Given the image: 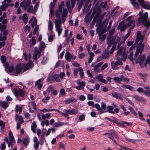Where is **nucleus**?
<instances>
[{"label":"nucleus","instance_id":"de8ad7c7","mask_svg":"<svg viewBox=\"0 0 150 150\" xmlns=\"http://www.w3.org/2000/svg\"><path fill=\"white\" fill-rule=\"evenodd\" d=\"M122 81L126 83H128L129 81V79L128 78L124 77L122 75Z\"/></svg>","mask_w":150,"mask_h":150},{"label":"nucleus","instance_id":"9d476101","mask_svg":"<svg viewBox=\"0 0 150 150\" xmlns=\"http://www.w3.org/2000/svg\"><path fill=\"white\" fill-rule=\"evenodd\" d=\"M65 57L66 60L68 61H70L71 59L74 60L76 59V57L73 55L71 54V53L68 52H67L66 53Z\"/></svg>","mask_w":150,"mask_h":150},{"label":"nucleus","instance_id":"a211bd4d","mask_svg":"<svg viewBox=\"0 0 150 150\" xmlns=\"http://www.w3.org/2000/svg\"><path fill=\"white\" fill-rule=\"evenodd\" d=\"M122 87L125 89H127L132 91H134L135 90L134 88L133 87L129 85H125L124 84L122 86Z\"/></svg>","mask_w":150,"mask_h":150},{"label":"nucleus","instance_id":"423d86ee","mask_svg":"<svg viewBox=\"0 0 150 150\" xmlns=\"http://www.w3.org/2000/svg\"><path fill=\"white\" fill-rule=\"evenodd\" d=\"M122 64L121 59L119 58L118 57L117 58L116 62H115L114 61H112L111 62L112 68L115 70L118 69L119 67H117V66L121 65Z\"/></svg>","mask_w":150,"mask_h":150},{"label":"nucleus","instance_id":"09e8293b","mask_svg":"<svg viewBox=\"0 0 150 150\" xmlns=\"http://www.w3.org/2000/svg\"><path fill=\"white\" fill-rule=\"evenodd\" d=\"M103 58L104 59H106L109 58L110 55L109 53H105L102 55Z\"/></svg>","mask_w":150,"mask_h":150},{"label":"nucleus","instance_id":"5701e85b","mask_svg":"<svg viewBox=\"0 0 150 150\" xmlns=\"http://www.w3.org/2000/svg\"><path fill=\"white\" fill-rule=\"evenodd\" d=\"M122 75H121L119 77H115L113 78V79L115 82L120 83L122 81Z\"/></svg>","mask_w":150,"mask_h":150},{"label":"nucleus","instance_id":"8fccbe9b","mask_svg":"<svg viewBox=\"0 0 150 150\" xmlns=\"http://www.w3.org/2000/svg\"><path fill=\"white\" fill-rule=\"evenodd\" d=\"M37 24V20L36 18H35L34 21H33L31 24V27L33 28L35 25Z\"/></svg>","mask_w":150,"mask_h":150},{"label":"nucleus","instance_id":"58836bf2","mask_svg":"<svg viewBox=\"0 0 150 150\" xmlns=\"http://www.w3.org/2000/svg\"><path fill=\"white\" fill-rule=\"evenodd\" d=\"M85 115L84 114L80 115L79 117V120L80 122H82L85 119Z\"/></svg>","mask_w":150,"mask_h":150},{"label":"nucleus","instance_id":"864d4df0","mask_svg":"<svg viewBox=\"0 0 150 150\" xmlns=\"http://www.w3.org/2000/svg\"><path fill=\"white\" fill-rule=\"evenodd\" d=\"M33 6H30L29 7L28 9V11L30 13H33Z\"/></svg>","mask_w":150,"mask_h":150},{"label":"nucleus","instance_id":"412c9836","mask_svg":"<svg viewBox=\"0 0 150 150\" xmlns=\"http://www.w3.org/2000/svg\"><path fill=\"white\" fill-rule=\"evenodd\" d=\"M115 40V38L112 37V36L108 35L107 38V42L109 44H112L113 41Z\"/></svg>","mask_w":150,"mask_h":150},{"label":"nucleus","instance_id":"338daca9","mask_svg":"<svg viewBox=\"0 0 150 150\" xmlns=\"http://www.w3.org/2000/svg\"><path fill=\"white\" fill-rule=\"evenodd\" d=\"M133 52H131L128 56L129 59L131 61H132L133 60Z\"/></svg>","mask_w":150,"mask_h":150},{"label":"nucleus","instance_id":"a18cd8bd","mask_svg":"<svg viewBox=\"0 0 150 150\" xmlns=\"http://www.w3.org/2000/svg\"><path fill=\"white\" fill-rule=\"evenodd\" d=\"M131 32V31L130 30H129L128 33L124 38L123 40H124V42H125V40L128 38L129 36V35L130 34Z\"/></svg>","mask_w":150,"mask_h":150},{"label":"nucleus","instance_id":"1a4fd4ad","mask_svg":"<svg viewBox=\"0 0 150 150\" xmlns=\"http://www.w3.org/2000/svg\"><path fill=\"white\" fill-rule=\"evenodd\" d=\"M31 3V0H24L21 3L20 6L23 8L24 10H27L28 6L30 5Z\"/></svg>","mask_w":150,"mask_h":150},{"label":"nucleus","instance_id":"6e6552de","mask_svg":"<svg viewBox=\"0 0 150 150\" xmlns=\"http://www.w3.org/2000/svg\"><path fill=\"white\" fill-rule=\"evenodd\" d=\"M41 52L40 50H38L37 47L35 48L33 51V58L35 60H37L38 58L40 57Z\"/></svg>","mask_w":150,"mask_h":150},{"label":"nucleus","instance_id":"5fc2aeb1","mask_svg":"<svg viewBox=\"0 0 150 150\" xmlns=\"http://www.w3.org/2000/svg\"><path fill=\"white\" fill-rule=\"evenodd\" d=\"M29 104H31V106L33 107V108L34 110H36V104L35 103H34V102L32 101L30 102V103H29Z\"/></svg>","mask_w":150,"mask_h":150},{"label":"nucleus","instance_id":"c03bdc74","mask_svg":"<svg viewBox=\"0 0 150 150\" xmlns=\"http://www.w3.org/2000/svg\"><path fill=\"white\" fill-rule=\"evenodd\" d=\"M45 47V43L43 42H41L40 43V47L39 48L38 50H40L41 51L42 49Z\"/></svg>","mask_w":150,"mask_h":150},{"label":"nucleus","instance_id":"e433bc0d","mask_svg":"<svg viewBox=\"0 0 150 150\" xmlns=\"http://www.w3.org/2000/svg\"><path fill=\"white\" fill-rule=\"evenodd\" d=\"M108 109V112L110 113H114V112L112 111V110L113 108V107L111 106H109L107 107Z\"/></svg>","mask_w":150,"mask_h":150},{"label":"nucleus","instance_id":"0e129e2a","mask_svg":"<svg viewBox=\"0 0 150 150\" xmlns=\"http://www.w3.org/2000/svg\"><path fill=\"white\" fill-rule=\"evenodd\" d=\"M139 116V117H142L141 118V119L142 120L145 121V119L143 117V115L142 113L140 111H139L138 112Z\"/></svg>","mask_w":150,"mask_h":150},{"label":"nucleus","instance_id":"4be33fe9","mask_svg":"<svg viewBox=\"0 0 150 150\" xmlns=\"http://www.w3.org/2000/svg\"><path fill=\"white\" fill-rule=\"evenodd\" d=\"M29 142L30 139L28 136L24 138L23 140V144L26 146H27Z\"/></svg>","mask_w":150,"mask_h":150},{"label":"nucleus","instance_id":"393cba45","mask_svg":"<svg viewBox=\"0 0 150 150\" xmlns=\"http://www.w3.org/2000/svg\"><path fill=\"white\" fill-rule=\"evenodd\" d=\"M53 28V23L51 20H50L48 22V29L52 31Z\"/></svg>","mask_w":150,"mask_h":150},{"label":"nucleus","instance_id":"20e7f679","mask_svg":"<svg viewBox=\"0 0 150 150\" xmlns=\"http://www.w3.org/2000/svg\"><path fill=\"white\" fill-rule=\"evenodd\" d=\"M103 135H107L108 137L111 139L116 145H118L116 141L114 139V137L117 139H119L116 132L113 130H111L110 132L105 133Z\"/></svg>","mask_w":150,"mask_h":150},{"label":"nucleus","instance_id":"7c9ffc66","mask_svg":"<svg viewBox=\"0 0 150 150\" xmlns=\"http://www.w3.org/2000/svg\"><path fill=\"white\" fill-rule=\"evenodd\" d=\"M76 100L71 98H69L64 101V103L66 104H69L72 102H75Z\"/></svg>","mask_w":150,"mask_h":150},{"label":"nucleus","instance_id":"2f4dec72","mask_svg":"<svg viewBox=\"0 0 150 150\" xmlns=\"http://www.w3.org/2000/svg\"><path fill=\"white\" fill-rule=\"evenodd\" d=\"M37 125L35 122H33L32 123V125L31 126V128L32 131L34 133H36L35 128L37 127Z\"/></svg>","mask_w":150,"mask_h":150},{"label":"nucleus","instance_id":"37998d69","mask_svg":"<svg viewBox=\"0 0 150 150\" xmlns=\"http://www.w3.org/2000/svg\"><path fill=\"white\" fill-rule=\"evenodd\" d=\"M77 83H78L79 86L81 87L82 89H83V87L85 86V83L84 81L81 82H77Z\"/></svg>","mask_w":150,"mask_h":150},{"label":"nucleus","instance_id":"2eb2a0df","mask_svg":"<svg viewBox=\"0 0 150 150\" xmlns=\"http://www.w3.org/2000/svg\"><path fill=\"white\" fill-rule=\"evenodd\" d=\"M23 67L20 64H18L16 67V73L15 75H17L18 74L20 73L22 71L23 69Z\"/></svg>","mask_w":150,"mask_h":150},{"label":"nucleus","instance_id":"e2e57ef3","mask_svg":"<svg viewBox=\"0 0 150 150\" xmlns=\"http://www.w3.org/2000/svg\"><path fill=\"white\" fill-rule=\"evenodd\" d=\"M7 69L8 70V71L10 72H11L14 70V67L13 66H11L8 67Z\"/></svg>","mask_w":150,"mask_h":150},{"label":"nucleus","instance_id":"dca6fc26","mask_svg":"<svg viewBox=\"0 0 150 150\" xmlns=\"http://www.w3.org/2000/svg\"><path fill=\"white\" fill-rule=\"evenodd\" d=\"M0 106L4 109H6L8 106V102L0 101Z\"/></svg>","mask_w":150,"mask_h":150},{"label":"nucleus","instance_id":"ddd939ff","mask_svg":"<svg viewBox=\"0 0 150 150\" xmlns=\"http://www.w3.org/2000/svg\"><path fill=\"white\" fill-rule=\"evenodd\" d=\"M124 23V21H122L118 25V28L120 30L121 32L124 31L126 28L127 26V24H125Z\"/></svg>","mask_w":150,"mask_h":150},{"label":"nucleus","instance_id":"cd10ccee","mask_svg":"<svg viewBox=\"0 0 150 150\" xmlns=\"http://www.w3.org/2000/svg\"><path fill=\"white\" fill-rule=\"evenodd\" d=\"M22 19L24 21V23L25 24L27 23L28 20V17L27 16V15L26 13H25L23 15Z\"/></svg>","mask_w":150,"mask_h":150},{"label":"nucleus","instance_id":"603ef678","mask_svg":"<svg viewBox=\"0 0 150 150\" xmlns=\"http://www.w3.org/2000/svg\"><path fill=\"white\" fill-rule=\"evenodd\" d=\"M54 80L57 81H59L60 79L59 76L57 74L55 75L53 77Z\"/></svg>","mask_w":150,"mask_h":150},{"label":"nucleus","instance_id":"774afa93","mask_svg":"<svg viewBox=\"0 0 150 150\" xmlns=\"http://www.w3.org/2000/svg\"><path fill=\"white\" fill-rule=\"evenodd\" d=\"M53 87L52 86H49L47 88V91L48 92L52 91L53 90Z\"/></svg>","mask_w":150,"mask_h":150},{"label":"nucleus","instance_id":"4c0bfd02","mask_svg":"<svg viewBox=\"0 0 150 150\" xmlns=\"http://www.w3.org/2000/svg\"><path fill=\"white\" fill-rule=\"evenodd\" d=\"M72 32L71 31L70 32V34L69 35L68 37H67L66 40V41L67 42V44L69 43V39L71 38V37L72 36Z\"/></svg>","mask_w":150,"mask_h":150},{"label":"nucleus","instance_id":"c85d7f7f","mask_svg":"<svg viewBox=\"0 0 150 150\" xmlns=\"http://www.w3.org/2000/svg\"><path fill=\"white\" fill-rule=\"evenodd\" d=\"M9 141L11 142H13L14 141V138L12 134V132L10 130L9 132Z\"/></svg>","mask_w":150,"mask_h":150},{"label":"nucleus","instance_id":"13d9d810","mask_svg":"<svg viewBox=\"0 0 150 150\" xmlns=\"http://www.w3.org/2000/svg\"><path fill=\"white\" fill-rule=\"evenodd\" d=\"M6 148V145L4 142H3L1 144L0 148L1 150H4Z\"/></svg>","mask_w":150,"mask_h":150},{"label":"nucleus","instance_id":"ea45409f","mask_svg":"<svg viewBox=\"0 0 150 150\" xmlns=\"http://www.w3.org/2000/svg\"><path fill=\"white\" fill-rule=\"evenodd\" d=\"M99 39L101 40V42L103 41L105 39L106 35L105 34L99 35Z\"/></svg>","mask_w":150,"mask_h":150},{"label":"nucleus","instance_id":"6e6d98bb","mask_svg":"<svg viewBox=\"0 0 150 150\" xmlns=\"http://www.w3.org/2000/svg\"><path fill=\"white\" fill-rule=\"evenodd\" d=\"M78 112V110L77 109H73L71 110V115H76Z\"/></svg>","mask_w":150,"mask_h":150},{"label":"nucleus","instance_id":"f03ea898","mask_svg":"<svg viewBox=\"0 0 150 150\" xmlns=\"http://www.w3.org/2000/svg\"><path fill=\"white\" fill-rule=\"evenodd\" d=\"M148 17V13L145 12L139 17L138 19L139 23H142V24L147 28L149 27L150 26V21L147 20Z\"/></svg>","mask_w":150,"mask_h":150},{"label":"nucleus","instance_id":"3c124183","mask_svg":"<svg viewBox=\"0 0 150 150\" xmlns=\"http://www.w3.org/2000/svg\"><path fill=\"white\" fill-rule=\"evenodd\" d=\"M68 13L67 10L66 8H64L63 9L62 13V16H67V14Z\"/></svg>","mask_w":150,"mask_h":150},{"label":"nucleus","instance_id":"a878e982","mask_svg":"<svg viewBox=\"0 0 150 150\" xmlns=\"http://www.w3.org/2000/svg\"><path fill=\"white\" fill-rule=\"evenodd\" d=\"M15 120H19L20 121L19 123L20 124H22L23 122L22 117L21 116L19 117L18 115L16 114V115Z\"/></svg>","mask_w":150,"mask_h":150},{"label":"nucleus","instance_id":"0eeeda50","mask_svg":"<svg viewBox=\"0 0 150 150\" xmlns=\"http://www.w3.org/2000/svg\"><path fill=\"white\" fill-rule=\"evenodd\" d=\"M140 5L143 8L148 10L150 9V3L146 2L144 0H137Z\"/></svg>","mask_w":150,"mask_h":150},{"label":"nucleus","instance_id":"9b49d317","mask_svg":"<svg viewBox=\"0 0 150 150\" xmlns=\"http://www.w3.org/2000/svg\"><path fill=\"white\" fill-rule=\"evenodd\" d=\"M145 60V56L144 55L140 54L136 61V64L139 63L140 65H142Z\"/></svg>","mask_w":150,"mask_h":150},{"label":"nucleus","instance_id":"c9c22d12","mask_svg":"<svg viewBox=\"0 0 150 150\" xmlns=\"http://www.w3.org/2000/svg\"><path fill=\"white\" fill-rule=\"evenodd\" d=\"M6 39V36L4 35H3L1 33H0V42L1 41H5Z\"/></svg>","mask_w":150,"mask_h":150},{"label":"nucleus","instance_id":"39448f33","mask_svg":"<svg viewBox=\"0 0 150 150\" xmlns=\"http://www.w3.org/2000/svg\"><path fill=\"white\" fill-rule=\"evenodd\" d=\"M12 91L16 97H23L25 94V91L23 88L18 89L15 88L12 89Z\"/></svg>","mask_w":150,"mask_h":150},{"label":"nucleus","instance_id":"4468645a","mask_svg":"<svg viewBox=\"0 0 150 150\" xmlns=\"http://www.w3.org/2000/svg\"><path fill=\"white\" fill-rule=\"evenodd\" d=\"M120 44L121 43H120L118 45V49L116 55L117 57H118L119 56H121L122 57L121 54L123 50L124 47L122 46H120Z\"/></svg>","mask_w":150,"mask_h":150},{"label":"nucleus","instance_id":"bb28decb","mask_svg":"<svg viewBox=\"0 0 150 150\" xmlns=\"http://www.w3.org/2000/svg\"><path fill=\"white\" fill-rule=\"evenodd\" d=\"M96 32H98V35H103L105 30L100 28H98L97 29Z\"/></svg>","mask_w":150,"mask_h":150},{"label":"nucleus","instance_id":"052dcab7","mask_svg":"<svg viewBox=\"0 0 150 150\" xmlns=\"http://www.w3.org/2000/svg\"><path fill=\"white\" fill-rule=\"evenodd\" d=\"M1 60L2 62L4 63L6 61V57L4 56H2L1 57Z\"/></svg>","mask_w":150,"mask_h":150},{"label":"nucleus","instance_id":"4d7b16f0","mask_svg":"<svg viewBox=\"0 0 150 150\" xmlns=\"http://www.w3.org/2000/svg\"><path fill=\"white\" fill-rule=\"evenodd\" d=\"M54 35L52 34H51L48 37V40L49 42L52 41L54 40Z\"/></svg>","mask_w":150,"mask_h":150},{"label":"nucleus","instance_id":"aec40b11","mask_svg":"<svg viewBox=\"0 0 150 150\" xmlns=\"http://www.w3.org/2000/svg\"><path fill=\"white\" fill-rule=\"evenodd\" d=\"M133 98L139 101L143 102L144 101V98L142 97H140L138 95H134L133 96Z\"/></svg>","mask_w":150,"mask_h":150},{"label":"nucleus","instance_id":"72a5a7b5","mask_svg":"<svg viewBox=\"0 0 150 150\" xmlns=\"http://www.w3.org/2000/svg\"><path fill=\"white\" fill-rule=\"evenodd\" d=\"M36 43V41L35 40V38L34 36H33L31 40V43L30 45V47H32L33 45H35Z\"/></svg>","mask_w":150,"mask_h":150},{"label":"nucleus","instance_id":"f8f14e48","mask_svg":"<svg viewBox=\"0 0 150 150\" xmlns=\"http://www.w3.org/2000/svg\"><path fill=\"white\" fill-rule=\"evenodd\" d=\"M111 93V96L114 98L120 100L123 99V98L121 94L115 91L112 92Z\"/></svg>","mask_w":150,"mask_h":150},{"label":"nucleus","instance_id":"49530a36","mask_svg":"<svg viewBox=\"0 0 150 150\" xmlns=\"http://www.w3.org/2000/svg\"><path fill=\"white\" fill-rule=\"evenodd\" d=\"M129 110L134 115H137L136 112L131 107H129Z\"/></svg>","mask_w":150,"mask_h":150},{"label":"nucleus","instance_id":"b1692460","mask_svg":"<svg viewBox=\"0 0 150 150\" xmlns=\"http://www.w3.org/2000/svg\"><path fill=\"white\" fill-rule=\"evenodd\" d=\"M132 4L133 5L135 8L139 9V6L137 2H136V0H130Z\"/></svg>","mask_w":150,"mask_h":150},{"label":"nucleus","instance_id":"f257e3e1","mask_svg":"<svg viewBox=\"0 0 150 150\" xmlns=\"http://www.w3.org/2000/svg\"><path fill=\"white\" fill-rule=\"evenodd\" d=\"M144 35L141 34L140 31H138L137 35V38L135 40V44H137L139 41L140 40L141 41L138 44L137 50L135 54L134 57L135 60H136V59L138 56L139 53H141L143 50L144 44V43H143L142 40L144 39Z\"/></svg>","mask_w":150,"mask_h":150},{"label":"nucleus","instance_id":"69168bd1","mask_svg":"<svg viewBox=\"0 0 150 150\" xmlns=\"http://www.w3.org/2000/svg\"><path fill=\"white\" fill-rule=\"evenodd\" d=\"M108 66V64L107 63H105L102 67L101 68V70L103 71Z\"/></svg>","mask_w":150,"mask_h":150},{"label":"nucleus","instance_id":"6ab92c4d","mask_svg":"<svg viewBox=\"0 0 150 150\" xmlns=\"http://www.w3.org/2000/svg\"><path fill=\"white\" fill-rule=\"evenodd\" d=\"M103 63V62H101L96 64L94 68V71L96 72H98V68L101 66Z\"/></svg>","mask_w":150,"mask_h":150},{"label":"nucleus","instance_id":"c756f323","mask_svg":"<svg viewBox=\"0 0 150 150\" xmlns=\"http://www.w3.org/2000/svg\"><path fill=\"white\" fill-rule=\"evenodd\" d=\"M64 125H67V123H64L63 122H57L55 123L54 124V127H58Z\"/></svg>","mask_w":150,"mask_h":150},{"label":"nucleus","instance_id":"79ce46f5","mask_svg":"<svg viewBox=\"0 0 150 150\" xmlns=\"http://www.w3.org/2000/svg\"><path fill=\"white\" fill-rule=\"evenodd\" d=\"M29 68H32L34 65L33 64V62L32 61H30L29 62L26 64Z\"/></svg>","mask_w":150,"mask_h":150},{"label":"nucleus","instance_id":"bf43d9fd","mask_svg":"<svg viewBox=\"0 0 150 150\" xmlns=\"http://www.w3.org/2000/svg\"><path fill=\"white\" fill-rule=\"evenodd\" d=\"M55 3L53 2H51L49 8L50 9H54V8Z\"/></svg>","mask_w":150,"mask_h":150},{"label":"nucleus","instance_id":"f3484780","mask_svg":"<svg viewBox=\"0 0 150 150\" xmlns=\"http://www.w3.org/2000/svg\"><path fill=\"white\" fill-rule=\"evenodd\" d=\"M5 122L1 120H0V132L1 133L4 132V129L5 127Z\"/></svg>","mask_w":150,"mask_h":150},{"label":"nucleus","instance_id":"680f3d73","mask_svg":"<svg viewBox=\"0 0 150 150\" xmlns=\"http://www.w3.org/2000/svg\"><path fill=\"white\" fill-rule=\"evenodd\" d=\"M95 107L97 109L98 111H101V109L100 105L97 103L95 105Z\"/></svg>","mask_w":150,"mask_h":150},{"label":"nucleus","instance_id":"473e14b6","mask_svg":"<svg viewBox=\"0 0 150 150\" xmlns=\"http://www.w3.org/2000/svg\"><path fill=\"white\" fill-rule=\"evenodd\" d=\"M1 6V10L2 11H4L6 9L8 6V3H4Z\"/></svg>","mask_w":150,"mask_h":150},{"label":"nucleus","instance_id":"a19ab883","mask_svg":"<svg viewBox=\"0 0 150 150\" xmlns=\"http://www.w3.org/2000/svg\"><path fill=\"white\" fill-rule=\"evenodd\" d=\"M59 93H60V94H59L60 96H62L65 95V92L64 89L63 88H62L60 89Z\"/></svg>","mask_w":150,"mask_h":150},{"label":"nucleus","instance_id":"f704fd0d","mask_svg":"<svg viewBox=\"0 0 150 150\" xmlns=\"http://www.w3.org/2000/svg\"><path fill=\"white\" fill-rule=\"evenodd\" d=\"M6 28V25L2 24V23H0V30L1 31H3Z\"/></svg>","mask_w":150,"mask_h":150},{"label":"nucleus","instance_id":"7ed1b4c3","mask_svg":"<svg viewBox=\"0 0 150 150\" xmlns=\"http://www.w3.org/2000/svg\"><path fill=\"white\" fill-rule=\"evenodd\" d=\"M54 23L56 31L57 32L59 36L62 33L63 28L62 26V21L61 19H55Z\"/></svg>","mask_w":150,"mask_h":150}]
</instances>
